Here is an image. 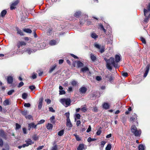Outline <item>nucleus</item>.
I'll list each match as a JSON object with an SVG mask.
<instances>
[{
  "label": "nucleus",
  "instance_id": "17",
  "mask_svg": "<svg viewBox=\"0 0 150 150\" xmlns=\"http://www.w3.org/2000/svg\"><path fill=\"white\" fill-rule=\"evenodd\" d=\"M86 149L84 147V145L83 144H80L77 148V150H85Z\"/></svg>",
  "mask_w": 150,
  "mask_h": 150
},
{
  "label": "nucleus",
  "instance_id": "39",
  "mask_svg": "<svg viewBox=\"0 0 150 150\" xmlns=\"http://www.w3.org/2000/svg\"><path fill=\"white\" fill-rule=\"evenodd\" d=\"M55 119V117L54 116H52L50 118V120L51 121V122L52 123H55V121L54 120Z\"/></svg>",
  "mask_w": 150,
  "mask_h": 150
},
{
  "label": "nucleus",
  "instance_id": "24",
  "mask_svg": "<svg viewBox=\"0 0 150 150\" xmlns=\"http://www.w3.org/2000/svg\"><path fill=\"white\" fill-rule=\"evenodd\" d=\"M53 127V125L50 123H48L46 125V128L48 130H52Z\"/></svg>",
  "mask_w": 150,
  "mask_h": 150
},
{
  "label": "nucleus",
  "instance_id": "31",
  "mask_svg": "<svg viewBox=\"0 0 150 150\" xmlns=\"http://www.w3.org/2000/svg\"><path fill=\"white\" fill-rule=\"evenodd\" d=\"M141 76H138L137 77H136V80H137V81L136 82V83H138L140 82V81L142 80L141 79Z\"/></svg>",
  "mask_w": 150,
  "mask_h": 150
},
{
  "label": "nucleus",
  "instance_id": "9",
  "mask_svg": "<svg viewBox=\"0 0 150 150\" xmlns=\"http://www.w3.org/2000/svg\"><path fill=\"white\" fill-rule=\"evenodd\" d=\"M19 3L18 0H16L14 2L12 3L10 6V9L12 10L16 8V6Z\"/></svg>",
  "mask_w": 150,
  "mask_h": 150
},
{
  "label": "nucleus",
  "instance_id": "62",
  "mask_svg": "<svg viewBox=\"0 0 150 150\" xmlns=\"http://www.w3.org/2000/svg\"><path fill=\"white\" fill-rule=\"evenodd\" d=\"M38 137L36 135H34L33 137V139L35 141L37 140L38 139Z\"/></svg>",
  "mask_w": 150,
  "mask_h": 150
},
{
  "label": "nucleus",
  "instance_id": "42",
  "mask_svg": "<svg viewBox=\"0 0 150 150\" xmlns=\"http://www.w3.org/2000/svg\"><path fill=\"white\" fill-rule=\"evenodd\" d=\"M140 39L143 43L144 44H146V40L144 38H143V37H141L140 38Z\"/></svg>",
  "mask_w": 150,
  "mask_h": 150
},
{
  "label": "nucleus",
  "instance_id": "23",
  "mask_svg": "<svg viewBox=\"0 0 150 150\" xmlns=\"http://www.w3.org/2000/svg\"><path fill=\"white\" fill-rule=\"evenodd\" d=\"M7 12V11L6 10H3L1 13L0 17L2 18L4 17L6 14Z\"/></svg>",
  "mask_w": 150,
  "mask_h": 150
},
{
  "label": "nucleus",
  "instance_id": "20",
  "mask_svg": "<svg viewBox=\"0 0 150 150\" xmlns=\"http://www.w3.org/2000/svg\"><path fill=\"white\" fill-rule=\"evenodd\" d=\"M67 126L69 127H71L72 125L70 119H67Z\"/></svg>",
  "mask_w": 150,
  "mask_h": 150
},
{
  "label": "nucleus",
  "instance_id": "58",
  "mask_svg": "<svg viewBox=\"0 0 150 150\" xmlns=\"http://www.w3.org/2000/svg\"><path fill=\"white\" fill-rule=\"evenodd\" d=\"M29 88L30 89H31V91L33 90H34L35 88V87L34 86H33V85L30 86L29 87Z\"/></svg>",
  "mask_w": 150,
  "mask_h": 150
},
{
  "label": "nucleus",
  "instance_id": "29",
  "mask_svg": "<svg viewBox=\"0 0 150 150\" xmlns=\"http://www.w3.org/2000/svg\"><path fill=\"white\" fill-rule=\"evenodd\" d=\"M25 142L28 144V145H31L32 144H33L34 143V142H33L32 140L30 139H27V140L25 141Z\"/></svg>",
  "mask_w": 150,
  "mask_h": 150
},
{
  "label": "nucleus",
  "instance_id": "34",
  "mask_svg": "<svg viewBox=\"0 0 150 150\" xmlns=\"http://www.w3.org/2000/svg\"><path fill=\"white\" fill-rule=\"evenodd\" d=\"M139 150H144V146L141 144H140L138 147Z\"/></svg>",
  "mask_w": 150,
  "mask_h": 150
},
{
  "label": "nucleus",
  "instance_id": "50",
  "mask_svg": "<svg viewBox=\"0 0 150 150\" xmlns=\"http://www.w3.org/2000/svg\"><path fill=\"white\" fill-rule=\"evenodd\" d=\"M45 122V120H41L38 122L37 125L42 124Z\"/></svg>",
  "mask_w": 150,
  "mask_h": 150
},
{
  "label": "nucleus",
  "instance_id": "4",
  "mask_svg": "<svg viewBox=\"0 0 150 150\" xmlns=\"http://www.w3.org/2000/svg\"><path fill=\"white\" fill-rule=\"evenodd\" d=\"M146 11V9L144 8V12L145 18L144 20V22L145 23H148L150 18V13L147 12Z\"/></svg>",
  "mask_w": 150,
  "mask_h": 150
},
{
  "label": "nucleus",
  "instance_id": "19",
  "mask_svg": "<svg viewBox=\"0 0 150 150\" xmlns=\"http://www.w3.org/2000/svg\"><path fill=\"white\" fill-rule=\"evenodd\" d=\"M103 109H104L105 110H107L110 107V105L109 104L107 103H104L103 105Z\"/></svg>",
  "mask_w": 150,
  "mask_h": 150
},
{
  "label": "nucleus",
  "instance_id": "46",
  "mask_svg": "<svg viewBox=\"0 0 150 150\" xmlns=\"http://www.w3.org/2000/svg\"><path fill=\"white\" fill-rule=\"evenodd\" d=\"M16 130L18 129L21 127V126L17 123H16Z\"/></svg>",
  "mask_w": 150,
  "mask_h": 150
},
{
  "label": "nucleus",
  "instance_id": "6",
  "mask_svg": "<svg viewBox=\"0 0 150 150\" xmlns=\"http://www.w3.org/2000/svg\"><path fill=\"white\" fill-rule=\"evenodd\" d=\"M37 50V49H31L30 48H27L24 49V51L26 52L29 54L35 52Z\"/></svg>",
  "mask_w": 150,
  "mask_h": 150
},
{
  "label": "nucleus",
  "instance_id": "43",
  "mask_svg": "<svg viewBox=\"0 0 150 150\" xmlns=\"http://www.w3.org/2000/svg\"><path fill=\"white\" fill-rule=\"evenodd\" d=\"M15 91L14 90L12 89L11 90L9 91L8 93L7 94L9 95H11Z\"/></svg>",
  "mask_w": 150,
  "mask_h": 150
},
{
  "label": "nucleus",
  "instance_id": "47",
  "mask_svg": "<svg viewBox=\"0 0 150 150\" xmlns=\"http://www.w3.org/2000/svg\"><path fill=\"white\" fill-rule=\"evenodd\" d=\"M22 114L24 116H26L28 113V112L27 110H24L21 112Z\"/></svg>",
  "mask_w": 150,
  "mask_h": 150
},
{
  "label": "nucleus",
  "instance_id": "60",
  "mask_svg": "<svg viewBox=\"0 0 150 150\" xmlns=\"http://www.w3.org/2000/svg\"><path fill=\"white\" fill-rule=\"evenodd\" d=\"M57 150V146L56 145H55L54 146H53L51 150Z\"/></svg>",
  "mask_w": 150,
  "mask_h": 150
},
{
  "label": "nucleus",
  "instance_id": "1",
  "mask_svg": "<svg viewBox=\"0 0 150 150\" xmlns=\"http://www.w3.org/2000/svg\"><path fill=\"white\" fill-rule=\"evenodd\" d=\"M121 55H120L116 54L115 56V59L113 57H110L108 59H105L107 63L106 66L107 68L111 70L112 67L111 65L113 66L115 68H118V63L121 59Z\"/></svg>",
  "mask_w": 150,
  "mask_h": 150
},
{
  "label": "nucleus",
  "instance_id": "3",
  "mask_svg": "<svg viewBox=\"0 0 150 150\" xmlns=\"http://www.w3.org/2000/svg\"><path fill=\"white\" fill-rule=\"evenodd\" d=\"M60 102L66 108L70 105L71 100L70 98H63L60 100Z\"/></svg>",
  "mask_w": 150,
  "mask_h": 150
},
{
  "label": "nucleus",
  "instance_id": "16",
  "mask_svg": "<svg viewBox=\"0 0 150 150\" xmlns=\"http://www.w3.org/2000/svg\"><path fill=\"white\" fill-rule=\"evenodd\" d=\"M81 71L83 73L89 72L88 68L86 66H85L82 68L81 70Z\"/></svg>",
  "mask_w": 150,
  "mask_h": 150
},
{
  "label": "nucleus",
  "instance_id": "15",
  "mask_svg": "<svg viewBox=\"0 0 150 150\" xmlns=\"http://www.w3.org/2000/svg\"><path fill=\"white\" fill-rule=\"evenodd\" d=\"M57 67V65L56 64H54L52 66H51L50 68L49 72L51 73Z\"/></svg>",
  "mask_w": 150,
  "mask_h": 150
},
{
  "label": "nucleus",
  "instance_id": "49",
  "mask_svg": "<svg viewBox=\"0 0 150 150\" xmlns=\"http://www.w3.org/2000/svg\"><path fill=\"white\" fill-rule=\"evenodd\" d=\"M59 94L60 95H63L65 94L66 92L64 90H62L59 91Z\"/></svg>",
  "mask_w": 150,
  "mask_h": 150
},
{
  "label": "nucleus",
  "instance_id": "13",
  "mask_svg": "<svg viewBox=\"0 0 150 150\" xmlns=\"http://www.w3.org/2000/svg\"><path fill=\"white\" fill-rule=\"evenodd\" d=\"M87 90V88L84 86H82L79 89V92L81 93H85Z\"/></svg>",
  "mask_w": 150,
  "mask_h": 150
},
{
  "label": "nucleus",
  "instance_id": "38",
  "mask_svg": "<svg viewBox=\"0 0 150 150\" xmlns=\"http://www.w3.org/2000/svg\"><path fill=\"white\" fill-rule=\"evenodd\" d=\"M96 140V139L95 138H91V137H89L87 140L88 142H91L92 141H93Z\"/></svg>",
  "mask_w": 150,
  "mask_h": 150
},
{
  "label": "nucleus",
  "instance_id": "36",
  "mask_svg": "<svg viewBox=\"0 0 150 150\" xmlns=\"http://www.w3.org/2000/svg\"><path fill=\"white\" fill-rule=\"evenodd\" d=\"M64 132V130L63 129L60 130L58 132V136H62Z\"/></svg>",
  "mask_w": 150,
  "mask_h": 150
},
{
  "label": "nucleus",
  "instance_id": "63",
  "mask_svg": "<svg viewBox=\"0 0 150 150\" xmlns=\"http://www.w3.org/2000/svg\"><path fill=\"white\" fill-rule=\"evenodd\" d=\"M101 132V130L100 129H99L96 132V134L98 135H99Z\"/></svg>",
  "mask_w": 150,
  "mask_h": 150
},
{
  "label": "nucleus",
  "instance_id": "51",
  "mask_svg": "<svg viewBox=\"0 0 150 150\" xmlns=\"http://www.w3.org/2000/svg\"><path fill=\"white\" fill-rule=\"evenodd\" d=\"M23 82H21L19 83L17 86L18 88H20L23 86Z\"/></svg>",
  "mask_w": 150,
  "mask_h": 150
},
{
  "label": "nucleus",
  "instance_id": "2",
  "mask_svg": "<svg viewBox=\"0 0 150 150\" xmlns=\"http://www.w3.org/2000/svg\"><path fill=\"white\" fill-rule=\"evenodd\" d=\"M131 130L132 132L136 136H140L141 133V129H137V127L134 125H133L131 126Z\"/></svg>",
  "mask_w": 150,
  "mask_h": 150
},
{
  "label": "nucleus",
  "instance_id": "48",
  "mask_svg": "<svg viewBox=\"0 0 150 150\" xmlns=\"http://www.w3.org/2000/svg\"><path fill=\"white\" fill-rule=\"evenodd\" d=\"M22 98L23 99H25L27 97V95L26 93H24L22 94Z\"/></svg>",
  "mask_w": 150,
  "mask_h": 150
},
{
  "label": "nucleus",
  "instance_id": "54",
  "mask_svg": "<svg viewBox=\"0 0 150 150\" xmlns=\"http://www.w3.org/2000/svg\"><path fill=\"white\" fill-rule=\"evenodd\" d=\"M94 46L96 48H98V49H100V46L99 45L97 44H94Z\"/></svg>",
  "mask_w": 150,
  "mask_h": 150
},
{
  "label": "nucleus",
  "instance_id": "44",
  "mask_svg": "<svg viewBox=\"0 0 150 150\" xmlns=\"http://www.w3.org/2000/svg\"><path fill=\"white\" fill-rule=\"evenodd\" d=\"M80 115L79 114H77L75 115V121L76 120V118H77V119H79L80 118Z\"/></svg>",
  "mask_w": 150,
  "mask_h": 150
},
{
  "label": "nucleus",
  "instance_id": "18",
  "mask_svg": "<svg viewBox=\"0 0 150 150\" xmlns=\"http://www.w3.org/2000/svg\"><path fill=\"white\" fill-rule=\"evenodd\" d=\"M43 101V98H40L39 100V102L38 103V108L39 110H40L41 109L42 106V103Z\"/></svg>",
  "mask_w": 150,
  "mask_h": 150
},
{
  "label": "nucleus",
  "instance_id": "25",
  "mask_svg": "<svg viewBox=\"0 0 150 150\" xmlns=\"http://www.w3.org/2000/svg\"><path fill=\"white\" fill-rule=\"evenodd\" d=\"M16 30L17 31V33L20 35H24V34H23V32L22 31L19 29V28L17 27L16 28Z\"/></svg>",
  "mask_w": 150,
  "mask_h": 150
},
{
  "label": "nucleus",
  "instance_id": "56",
  "mask_svg": "<svg viewBox=\"0 0 150 150\" xmlns=\"http://www.w3.org/2000/svg\"><path fill=\"white\" fill-rule=\"evenodd\" d=\"M77 83V82L75 81H73L71 82V85L73 86H75Z\"/></svg>",
  "mask_w": 150,
  "mask_h": 150
},
{
  "label": "nucleus",
  "instance_id": "5",
  "mask_svg": "<svg viewBox=\"0 0 150 150\" xmlns=\"http://www.w3.org/2000/svg\"><path fill=\"white\" fill-rule=\"evenodd\" d=\"M46 45V43L44 42H41L40 41H38L36 45V47L38 50H41L44 48Z\"/></svg>",
  "mask_w": 150,
  "mask_h": 150
},
{
  "label": "nucleus",
  "instance_id": "52",
  "mask_svg": "<svg viewBox=\"0 0 150 150\" xmlns=\"http://www.w3.org/2000/svg\"><path fill=\"white\" fill-rule=\"evenodd\" d=\"M65 115L66 116L67 119H69V115H70V114L69 112H66L65 113Z\"/></svg>",
  "mask_w": 150,
  "mask_h": 150
},
{
  "label": "nucleus",
  "instance_id": "10",
  "mask_svg": "<svg viewBox=\"0 0 150 150\" xmlns=\"http://www.w3.org/2000/svg\"><path fill=\"white\" fill-rule=\"evenodd\" d=\"M137 115L135 113H134L132 115V116L130 117V121H136L137 124H138V123L137 121Z\"/></svg>",
  "mask_w": 150,
  "mask_h": 150
},
{
  "label": "nucleus",
  "instance_id": "30",
  "mask_svg": "<svg viewBox=\"0 0 150 150\" xmlns=\"http://www.w3.org/2000/svg\"><path fill=\"white\" fill-rule=\"evenodd\" d=\"M81 15V12L78 11L76 12L74 14V16L76 18H79Z\"/></svg>",
  "mask_w": 150,
  "mask_h": 150
},
{
  "label": "nucleus",
  "instance_id": "59",
  "mask_svg": "<svg viewBox=\"0 0 150 150\" xmlns=\"http://www.w3.org/2000/svg\"><path fill=\"white\" fill-rule=\"evenodd\" d=\"M49 110L50 111L53 112H55L53 108L52 107H50L49 108Z\"/></svg>",
  "mask_w": 150,
  "mask_h": 150
},
{
  "label": "nucleus",
  "instance_id": "55",
  "mask_svg": "<svg viewBox=\"0 0 150 150\" xmlns=\"http://www.w3.org/2000/svg\"><path fill=\"white\" fill-rule=\"evenodd\" d=\"M96 79L98 81H100L101 79V77L99 76H97L96 77Z\"/></svg>",
  "mask_w": 150,
  "mask_h": 150
},
{
  "label": "nucleus",
  "instance_id": "45",
  "mask_svg": "<svg viewBox=\"0 0 150 150\" xmlns=\"http://www.w3.org/2000/svg\"><path fill=\"white\" fill-rule=\"evenodd\" d=\"M146 12L148 13H149L150 11V3L147 6V9H146Z\"/></svg>",
  "mask_w": 150,
  "mask_h": 150
},
{
  "label": "nucleus",
  "instance_id": "27",
  "mask_svg": "<svg viewBox=\"0 0 150 150\" xmlns=\"http://www.w3.org/2000/svg\"><path fill=\"white\" fill-rule=\"evenodd\" d=\"M28 125L30 126L33 129H36L37 125H35L33 123H31L28 124Z\"/></svg>",
  "mask_w": 150,
  "mask_h": 150
},
{
  "label": "nucleus",
  "instance_id": "8",
  "mask_svg": "<svg viewBox=\"0 0 150 150\" xmlns=\"http://www.w3.org/2000/svg\"><path fill=\"white\" fill-rule=\"evenodd\" d=\"M59 41L58 39L52 40L49 42V44L52 46L54 45L58 44Z\"/></svg>",
  "mask_w": 150,
  "mask_h": 150
},
{
  "label": "nucleus",
  "instance_id": "32",
  "mask_svg": "<svg viewBox=\"0 0 150 150\" xmlns=\"http://www.w3.org/2000/svg\"><path fill=\"white\" fill-rule=\"evenodd\" d=\"M91 37L94 39H96L98 37V35L95 33H92L91 34Z\"/></svg>",
  "mask_w": 150,
  "mask_h": 150
},
{
  "label": "nucleus",
  "instance_id": "33",
  "mask_svg": "<svg viewBox=\"0 0 150 150\" xmlns=\"http://www.w3.org/2000/svg\"><path fill=\"white\" fill-rule=\"evenodd\" d=\"M52 28H50L48 30L47 32V34L48 35H51L52 32Z\"/></svg>",
  "mask_w": 150,
  "mask_h": 150
},
{
  "label": "nucleus",
  "instance_id": "37",
  "mask_svg": "<svg viewBox=\"0 0 150 150\" xmlns=\"http://www.w3.org/2000/svg\"><path fill=\"white\" fill-rule=\"evenodd\" d=\"M4 105H9V102L8 99H6L4 102Z\"/></svg>",
  "mask_w": 150,
  "mask_h": 150
},
{
  "label": "nucleus",
  "instance_id": "35",
  "mask_svg": "<svg viewBox=\"0 0 150 150\" xmlns=\"http://www.w3.org/2000/svg\"><path fill=\"white\" fill-rule=\"evenodd\" d=\"M23 31H24L26 33H31L32 32L31 30H30V29H29V28L24 29L23 30Z\"/></svg>",
  "mask_w": 150,
  "mask_h": 150
},
{
  "label": "nucleus",
  "instance_id": "41",
  "mask_svg": "<svg viewBox=\"0 0 150 150\" xmlns=\"http://www.w3.org/2000/svg\"><path fill=\"white\" fill-rule=\"evenodd\" d=\"M99 50V52L101 53H103L105 51V48L102 46L101 47H100V49Z\"/></svg>",
  "mask_w": 150,
  "mask_h": 150
},
{
  "label": "nucleus",
  "instance_id": "14",
  "mask_svg": "<svg viewBox=\"0 0 150 150\" xmlns=\"http://www.w3.org/2000/svg\"><path fill=\"white\" fill-rule=\"evenodd\" d=\"M26 43L23 41H19L17 44V46L18 48H19L21 47L25 46L26 45Z\"/></svg>",
  "mask_w": 150,
  "mask_h": 150
},
{
  "label": "nucleus",
  "instance_id": "11",
  "mask_svg": "<svg viewBox=\"0 0 150 150\" xmlns=\"http://www.w3.org/2000/svg\"><path fill=\"white\" fill-rule=\"evenodd\" d=\"M83 17L84 18L83 20L81 19L80 20V25H83L85 22L87 20L88 17V15H84Z\"/></svg>",
  "mask_w": 150,
  "mask_h": 150
},
{
  "label": "nucleus",
  "instance_id": "21",
  "mask_svg": "<svg viewBox=\"0 0 150 150\" xmlns=\"http://www.w3.org/2000/svg\"><path fill=\"white\" fill-rule=\"evenodd\" d=\"M150 69V65L149 64H148L146 68L145 72L144 75H147L148 74L149 71Z\"/></svg>",
  "mask_w": 150,
  "mask_h": 150
},
{
  "label": "nucleus",
  "instance_id": "28",
  "mask_svg": "<svg viewBox=\"0 0 150 150\" xmlns=\"http://www.w3.org/2000/svg\"><path fill=\"white\" fill-rule=\"evenodd\" d=\"M90 58L92 61L95 62L96 59V57L93 54H90Z\"/></svg>",
  "mask_w": 150,
  "mask_h": 150
},
{
  "label": "nucleus",
  "instance_id": "22",
  "mask_svg": "<svg viewBox=\"0 0 150 150\" xmlns=\"http://www.w3.org/2000/svg\"><path fill=\"white\" fill-rule=\"evenodd\" d=\"M83 64L80 61H77V67L79 68L83 67Z\"/></svg>",
  "mask_w": 150,
  "mask_h": 150
},
{
  "label": "nucleus",
  "instance_id": "26",
  "mask_svg": "<svg viewBox=\"0 0 150 150\" xmlns=\"http://www.w3.org/2000/svg\"><path fill=\"white\" fill-rule=\"evenodd\" d=\"M106 78H107V80L110 82H112V81L113 79V78L112 76H106Z\"/></svg>",
  "mask_w": 150,
  "mask_h": 150
},
{
  "label": "nucleus",
  "instance_id": "61",
  "mask_svg": "<svg viewBox=\"0 0 150 150\" xmlns=\"http://www.w3.org/2000/svg\"><path fill=\"white\" fill-rule=\"evenodd\" d=\"M45 101L47 102V104H50L51 102V100L49 99H46L45 100Z\"/></svg>",
  "mask_w": 150,
  "mask_h": 150
},
{
  "label": "nucleus",
  "instance_id": "53",
  "mask_svg": "<svg viewBox=\"0 0 150 150\" xmlns=\"http://www.w3.org/2000/svg\"><path fill=\"white\" fill-rule=\"evenodd\" d=\"M25 117L26 119H28L29 120H30L31 118H32V115H28V116H25Z\"/></svg>",
  "mask_w": 150,
  "mask_h": 150
},
{
  "label": "nucleus",
  "instance_id": "12",
  "mask_svg": "<svg viewBox=\"0 0 150 150\" xmlns=\"http://www.w3.org/2000/svg\"><path fill=\"white\" fill-rule=\"evenodd\" d=\"M7 81L8 84H12L13 82V77L11 76H8L7 78Z\"/></svg>",
  "mask_w": 150,
  "mask_h": 150
},
{
  "label": "nucleus",
  "instance_id": "7",
  "mask_svg": "<svg viewBox=\"0 0 150 150\" xmlns=\"http://www.w3.org/2000/svg\"><path fill=\"white\" fill-rule=\"evenodd\" d=\"M0 136L5 140L7 139V134L2 129H0Z\"/></svg>",
  "mask_w": 150,
  "mask_h": 150
},
{
  "label": "nucleus",
  "instance_id": "64",
  "mask_svg": "<svg viewBox=\"0 0 150 150\" xmlns=\"http://www.w3.org/2000/svg\"><path fill=\"white\" fill-rule=\"evenodd\" d=\"M75 138L76 140L77 141H79L81 140V138L80 137L79 135L77 136Z\"/></svg>",
  "mask_w": 150,
  "mask_h": 150
},
{
  "label": "nucleus",
  "instance_id": "57",
  "mask_svg": "<svg viewBox=\"0 0 150 150\" xmlns=\"http://www.w3.org/2000/svg\"><path fill=\"white\" fill-rule=\"evenodd\" d=\"M24 106L26 107H29L30 106V104L29 103H25L24 105Z\"/></svg>",
  "mask_w": 150,
  "mask_h": 150
},
{
  "label": "nucleus",
  "instance_id": "40",
  "mask_svg": "<svg viewBox=\"0 0 150 150\" xmlns=\"http://www.w3.org/2000/svg\"><path fill=\"white\" fill-rule=\"evenodd\" d=\"M111 148V145L110 144H108L107 145L105 148V150H110Z\"/></svg>",
  "mask_w": 150,
  "mask_h": 150
}]
</instances>
